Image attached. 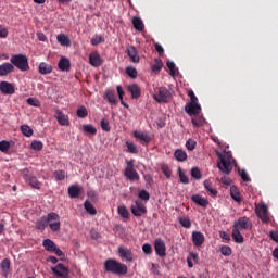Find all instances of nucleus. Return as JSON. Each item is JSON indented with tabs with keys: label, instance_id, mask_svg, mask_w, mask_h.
Returning a JSON list of instances; mask_svg holds the SVG:
<instances>
[{
	"label": "nucleus",
	"instance_id": "nucleus-51",
	"mask_svg": "<svg viewBox=\"0 0 278 278\" xmlns=\"http://www.w3.org/2000/svg\"><path fill=\"white\" fill-rule=\"evenodd\" d=\"M126 74L132 79L137 78V71L131 66L126 68Z\"/></svg>",
	"mask_w": 278,
	"mask_h": 278
},
{
	"label": "nucleus",
	"instance_id": "nucleus-54",
	"mask_svg": "<svg viewBox=\"0 0 278 278\" xmlns=\"http://www.w3.org/2000/svg\"><path fill=\"white\" fill-rule=\"evenodd\" d=\"M178 172H179L180 181L185 185H188L189 178L185 175V173L181 170V168H179Z\"/></svg>",
	"mask_w": 278,
	"mask_h": 278
},
{
	"label": "nucleus",
	"instance_id": "nucleus-36",
	"mask_svg": "<svg viewBox=\"0 0 278 278\" xmlns=\"http://www.w3.org/2000/svg\"><path fill=\"white\" fill-rule=\"evenodd\" d=\"M84 205L87 213H89L90 215H97V208H94V205H92L90 201H85Z\"/></svg>",
	"mask_w": 278,
	"mask_h": 278
},
{
	"label": "nucleus",
	"instance_id": "nucleus-31",
	"mask_svg": "<svg viewBox=\"0 0 278 278\" xmlns=\"http://www.w3.org/2000/svg\"><path fill=\"white\" fill-rule=\"evenodd\" d=\"M56 40H58L59 45H62V47H68V42H71L68 39V36L64 35V34H59L56 36Z\"/></svg>",
	"mask_w": 278,
	"mask_h": 278
},
{
	"label": "nucleus",
	"instance_id": "nucleus-28",
	"mask_svg": "<svg viewBox=\"0 0 278 278\" xmlns=\"http://www.w3.org/2000/svg\"><path fill=\"white\" fill-rule=\"evenodd\" d=\"M81 191H84V188L79 185H73L71 186V198H79V194H81Z\"/></svg>",
	"mask_w": 278,
	"mask_h": 278
},
{
	"label": "nucleus",
	"instance_id": "nucleus-45",
	"mask_svg": "<svg viewBox=\"0 0 278 278\" xmlns=\"http://www.w3.org/2000/svg\"><path fill=\"white\" fill-rule=\"evenodd\" d=\"M117 212H118V214H119L123 218H128V217H129V212H128V210L126 208V206H124V205L118 206Z\"/></svg>",
	"mask_w": 278,
	"mask_h": 278
},
{
	"label": "nucleus",
	"instance_id": "nucleus-15",
	"mask_svg": "<svg viewBox=\"0 0 278 278\" xmlns=\"http://www.w3.org/2000/svg\"><path fill=\"white\" fill-rule=\"evenodd\" d=\"M0 92H2V94H14L15 92L14 85H12V83H9V81H1Z\"/></svg>",
	"mask_w": 278,
	"mask_h": 278
},
{
	"label": "nucleus",
	"instance_id": "nucleus-8",
	"mask_svg": "<svg viewBox=\"0 0 278 278\" xmlns=\"http://www.w3.org/2000/svg\"><path fill=\"white\" fill-rule=\"evenodd\" d=\"M252 228V223L248 217H240L237 222L233 224V229L241 231Z\"/></svg>",
	"mask_w": 278,
	"mask_h": 278
},
{
	"label": "nucleus",
	"instance_id": "nucleus-49",
	"mask_svg": "<svg viewBox=\"0 0 278 278\" xmlns=\"http://www.w3.org/2000/svg\"><path fill=\"white\" fill-rule=\"evenodd\" d=\"M26 101L28 105H33V108H40V101L36 98H28Z\"/></svg>",
	"mask_w": 278,
	"mask_h": 278
},
{
	"label": "nucleus",
	"instance_id": "nucleus-56",
	"mask_svg": "<svg viewBox=\"0 0 278 278\" xmlns=\"http://www.w3.org/2000/svg\"><path fill=\"white\" fill-rule=\"evenodd\" d=\"M204 123H205V121L201 117L192 119V124H193L194 127H201V126L204 125Z\"/></svg>",
	"mask_w": 278,
	"mask_h": 278
},
{
	"label": "nucleus",
	"instance_id": "nucleus-41",
	"mask_svg": "<svg viewBox=\"0 0 278 278\" xmlns=\"http://www.w3.org/2000/svg\"><path fill=\"white\" fill-rule=\"evenodd\" d=\"M204 187L210 192L211 195L215 197L217 194V190L213 188L210 180L204 181Z\"/></svg>",
	"mask_w": 278,
	"mask_h": 278
},
{
	"label": "nucleus",
	"instance_id": "nucleus-10",
	"mask_svg": "<svg viewBox=\"0 0 278 278\" xmlns=\"http://www.w3.org/2000/svg\"><path fill=\"white\" fill-rule=\"evenodd\" d=\"M256 214L262 219L263 223L268 224L270 218L268 216V207L265 204L258 205L256 207Z\"/></svg>",
	"mask_w": 278,
	"mask_h": 278
},
{
	"label": "nucleus",
	"instance_id": "nucleus-6",
	"mask_svg": "<svg viewBox=\"0 0 278 278\" xmlns=\"http://www.w3.org/2000/svg\"><path fill=\"white\" fill-rule=\"evenodd\" d=\"M51 231L60 230V216L55 213H49L46 218Z\"/></svg>",
	"mask_w": 278,
	"mask_h": 278
},
{
	"label": "nucleus",
	"instance_id": "nucleus-1",
	"mask_svg": "<svg viewBox=\"0 0 278 278\" xmlns=\"http://www.w3.org/2000/svg\"><path fill=\"white\" fill-rule=\"evenodd\" d=\"M104 270L114 275L124 276L127 274L128 268L125 264L119 263L116 260L109 258L104 263Z\"/></svg>",
	"mask_w": 278,
	"mask_h": 278
},
{
	"label": "nucleus",
	"instance_id": "nucleus-34",
	"mask_svg": "<svg viewBox=\"0 0 278 278\" xmlns=\"http://www.w3.org/2000/svg\"><path fill=\"white\" fill-rule=\"evenodd\" d=\"M230 195H231V198L236 201V202H241L242 200H241V197H240V192H239V190H238V188L237 187H231L230 188Z\"/></svg>",
	"mask_w": 278,
	"mask_h": 278
},
{
	"label": "nucleus",
	"instance_id": "nucleus-61",
	"mask_svg": "<svg viewBox=\"0 0 278 278\" xmlns=\"http://www.w3.org/2000/svg\"><path fill=\"white\" fill-rule=\"evenodd\" d=\"M239 174L244 182L251 181L250 177L248 176V174L244 169L239 170Z\"/></svg>",
	"mask_w": 278,
	"mask_h": 278
},
{
	"label": "nucleus",
	"instance_id": "nucleus-19",
	"mask_svg": "<svg viewBox=\"0 0 278 278\" xmlns=\"http://www.w3.org/2000/svg\"><path fill=\"white\" fill-rule=\"evenodd\" d=\"M13 72L14 65L12 63H3L0 65V77H7V75Z\"/></svg>",
	"mask_w": 278,
	"mask_h": 278
},
{
	"label": "nucleus",
	"instance_id": "nucleus-2",
	"mask_svg": "<svg viewBox=\"0 0 278 278\" xmlns=\"http://www.w3.org/2000/svg\"><path fill=\"white\" fill-rule=\"evenodd\" d=\"M216 155L219 157L220 162L218 163V168L225 174H230L232 170V155L230 152L224 151L223 153L216 152Z\"/></svg>",
	"mask_w": 278,
	"mask_h": 278
},
{
	"label": "nucleus",
	"instance_id": "nucleus-64",
	"mask_svg": "<svg viewBox=\"0 0 278 278\" xmlns=\"http://www.w3.org/2000/svg\"><path fill=\"white\" fill-rule=\"evenodd\" d=\"M270 238L278 243V231H270Z\"/></svg>",
	"mask_w": 278,
	"mask_h": 278
},
{
	"label": "nucleus",
	"instance_id": "nucleus-38",
	"mask_svg": "<svg viewBox=\"0 0 278 278\" xmlns=\"http://www.w3.org/2000/svg\"><path fill=\"white\" fill-rule=\"evenodd\" d=\"M83 131L87 135L94 136L97 135V129L92 125H84L83 126Z\"/></svg>",
	"mask_w": 278,
	"mask_h": 278
},
{
	"label": "nucleus",
	"instance_id": "nucleus-44",
	"mask_svg": "<svg viewBox=\"0 0 278 278\" xmlns=\"http://www.w3.org/2000/svg\"><path fill=\"white\" fill-rule=\"evenodd\" d=\"M53 175L56 181H64V179L66 178V173H64V170H56Z\"/></svg>",
	"mask_w": 278,
	"mask_h": 278
},
{
	"label": "nucleus",
	"instance_id": "nucleus-13",
	"mask_svg": "<svg viewBox=\"0 0 278 278\" xmlns=\"http://www.w3.org/2000/svg\"><path fill=\"white\" fill-rule=\"evenodd\" d=\"M154 250L159 256H166V245L162 239L159 238L154 241Z\"/></svg>",
	"mask_w": 278,
	"mask_h": 278
},
{
	"label": "nucleus",
	"instance_id": "nucleus-58",
	"mask_svg": "<svg viewBox=\"0 0 278 278\" xmlns=\"http://www.w3.org/2000/svg\"><path fill=\"white\" fill-rule=\"evenodd\" d=\"M191 176L198 180L201 179V177H202L201 172L198 167H194L191 169Z\"/></svg>",
	"mask_w": 278,
	"mask_h": 278
},
{
	"label": "nucleus",
	"instance_id": "nucleus-25",
	"mask_svg": "<svg viewBox=\"0 0 278 278\" xmlns=\"http://www.w3.org/2000/svg\"><path fill=\"white\" fill-rule=\"evenodd\" d=\"M58 67L61 71H70L71 68V61L64 56H62L59 61Z\"/></svg>",
	"mask_w": 278,
	"mask_h": 278
},
{
	"label": "nucleus",
	"instance_id": "nucleus-16",
	"mask_svg": "<svg viewBox=\"0 0 278 278\" xmlns=\"http://www.w3.org/2000/svg\"><path fill=\"white\" fill-rule=\"evenodd\" d=\"M185 111L190 115H198L201 112V106L199 103H187L185 106Z\"/></svg>",
	"mask_w": 278,
	"mask_h": 278
},
{
	"label": "nucleus",
	"instance_id": "nucleus-5",
	"mask_svg": "<svg viewBox=\"0 0 278 278\" xmlns=\"http://www.w3.org/2000/svg\"><path fill=\"white\" fill-rule=\"evenodd\" d=\"M125 177L130 181H138L140 179L139 174L134 169V161L127 162V167L124 173Z\"/></svg>",
	"mask_w": 278,
	"mask_h": 278
},
{
	"label": "nucleus",
	"instance_id": "nucleus-33",
	"mask_svg": "<svg viewBox=\"0 0 278 278\" xmlns=\"http://www.w3.org/2000/svg\"><path fill=\"white\" fill-rule=\"evenodd\" d=\"M21 131L23 136H26V138H31V136H34V129H31V127H29L28 125H22Z\"/></svg>",
	"mask_w": 278,
	"mask_h": 278
},
{
	"label": "nucleus",
	"instance_id": "nucleus-21",
	"mask_svg": "<svg viewBox=\"0 0 278 278\" xmlns=\"http://www.w3.org/2000/svg\"><path fill=\"white\" fill-rule=\"evenodd\" d=\"M127 55L131 60L132 63L138 64L140 61V58L138 55V52L135 47L130 46L127 48Z\"/></svg>",
	"mask_w": 278,
	"mask_h": 278
},
{
	"label": "nucleus",
	"instance_id": "nucleus-39",
	"mask_svg": "<svg viewBox=\"0 0 278 278\" xmlns=\"http://www.w3.org/2000/svg\"><path fill=\"white\" fill-rule=\"evenodd\" d=\"M76 115L79 118L88 117V109L86 106H79L78 110L76 111Z\"/></svg>",
	"mask_w": 278,
	"mask_h": 278
},
{
	"label": "nucleus",
	"instance_id": "nucleus-50",
	"mask_svg": "<svg viewBox=\"0 0 278 278\" xmlns=\"http://www.w3.org/2000/svg\"><path fill=\"white\" fill-rule=\"evenodd\" d=\"M100 125H101L102 130H104L105 132H109L111 130V127H110L108 118H103L101 121Z\"/></svg>",
	"mask_w": 278,
	"mask_h": 278
},
{
	"label": "nucleus",
	"instance_id": "nucleus-35",
	"mask_svg": "<svg viewBox=\"0 0 278 278\" xmlns=\"http://www.w3.org/2000/svg\"><path fill=\"white\" fill-rule=\"evenodd\" d=\"M232 238L237 243H243L244 242V238L243 236L240 233V230L235 229L232 230Z\"/></svg>",
	"mask_w": 278,
	"mask_h": 278
},
{
	"label": "nucleus",
	"instance_id": "nucleus-11",
	"mask_svg": "<svg viewBox=\"0 0 278 278\" xmlns=\"http://www.w3.org/2000/svg\"><path fill=\"white\" fill-rule=\"evenodd\" d=\"M118 255L121 258L126 260V262H132L134 261V254L131 252V250H129L128 248L121 245L118 248Z\"/></svg>",
	"mask_w": 278,
	"mask_h": 278
},
{
	"label": "nucleus",
	"instance_id": "nucleus-26",
	"mask_svg": "<svg viewBox=\"0 0 278 278\" xmlns=\"http://www.w3.org/2000/svg\"><path fill=\"white\" fill-rule=\"evenodd\" d=\"M56 121H59L60 125H70L68 115H64L62 111H56Z\"/></svg>",
	"mask_w": 278,
	"mask_h": 278
},
{
	"label": "nucleus",
	"instance_id": "nucleus-17",
	"mask_svg": "<svg viewBox=\"0 0 278 278\" xmlns=\"http://www.w3.org/2000/svg\"><path fill=\"white\" fill-rule=\"evenodd\" d=\"M204 241H205V237L202 232H200V231H193L192 232V242L194 243V245L197 248L202 247Z\"/></svg>",
	"mask_w": 278,
	"mask_h": 278
},
{
	"label": "nucleus",
	"instance_id": "nucleus-47",
	"mask_svg": "<svg viewBox=\"0 0 278 278\" xmlns=\"http://www.w3.org/2000/svg\"><path fill=\"white\" fill-rule=\"evenodd\" d=\"M9 150H10V142L5 140L0 141V151L2 153H8Z\"/></svg>",
	"mask_w": 278,
	"mask_h": 278
},
{
	"label": "nucleus",
	"instance_id": "nucleus-27",
	"mask_svg": "<svg viewBox=\"0 0 278 278\" xmlns=\"http://www.w3.org/2000/svg\"><path fill=\"white\" fill-rule=\"evenodd\" d=\"M104 98L109 101L110 104L115 105L117 103L116 94L114 90H106Z\"/></svg>",
	"mask_w": 278,
	"mask_h": 278
},
{
	"label": "nucleus",
	"instance_id": "nucleus-29",
	"mask_svg": "<svg viewBox=\"0 0 278 278\" xmlns=\"http://www.w3.org/2000/svg\"><path fill=\"white\" fill-rule=\"evenodd\" d=\"M132 25L135 29L138 31H142L144 29V24L141 17H132Z\"/></svg>",
	"mask_w": 278,
	"mask_h": 278
},
{
	"label": "nucleus",
	"instance_id": "nucleus-23",
	"mask_svg": "<svg viewBox=\"0 0 278 278\" xmlns=\"http://www.w3.org/2000/svg\"><path fill=\"white\" fill-rule=\"evenodd\" d=\"M191 200H192L195 204H198V205H200V206H202V207H206V206L210 204V202H208L207 199L202 198V197L199 195V194L192 195Z\"/></svg>",
	"mask_w": 278,
	"mask_h": 278
},
{
	"label": "nucleus",
	"instance_id": "nucleus-42",
	"mask_svg": "<svg viewBox=\"0 0 278 278\" xmlns=\"http://www.w3.org/2000/svg\"><path fill=\"white\" fill-rule=\"evenodd\" d=\"M163 67V63L161 59H155V64L152 65L151 70L154 73H159Z\"/></svg>",
	"mask_w": 278,
	"mask_h": 278
},
{
	"label": "nucleus",
	"instance_id": "nucleus-24",
	"mask_svg": "<svg viewBox=\"0 0 278 278\" xmlns=\"http://www.w3.org/2000/svg\"><path fill=\"white\" fill-rule=\"evenodd\" d=\"M127 89H128V91L131 93V98H132V99H138V98H140V96H141V90H140V88H139L136 84L128 86Z\"/></svg>",
	"mask_w": 278,
	"mask_h": 278
},
{
	"label": "nucleus",
	"instance_id": "nucleus-46",
	"mask_svg": "<svg viewBox=\"0 0 278 278\" xmlns=\"http://www.w3.org/2000/svg\"><path fill=\"white\" fill-rule=\"evenodd\" d=\"M179 223L181 224L182 227L185 228H190L191 227V220L188 216H184L179 219Z\"/></svg>",
	"mask_w": 278,
	"mask_h": 278
},
{
	"label": "nucleus",
	"instance_id": "nucleus-30",
	"mask_svg": "<svg viewBox=\"0 0 278 278\" xmlns=\"http://www.w3.org/2000/svg\"><path fill=\"white\" fill-rule=\"evenodd\" d=\"M174 157L178 161V162H185L187 160V153L180 149L176 150L174 153Z\"/></svg>",
	"mask_w": 278,
	"mask_h": 278
},
{
	"label": "nucleus",
	"instance_id": "nucleus-52",
	"mask_svg": "<svg viewBox=\"0 0 278 278\" xmlns=\"http://www.w3.org/2000/svg\"><path fill=\"white\" fill-rule=\"evenodd\" d=\"M195 146H197V142L192 139H189L187 142H186V148L187 150L189 151H193L195 149Z\"/></svg>",
	"mask_w": 278,
	"mask_h": 278
},
{
	"label": "nucleus",
	"instance_id": "nucleus-37",
	"mask_svg": "<svg viewBox=\"0 0 278 278\" xmlns=\"http://www.w3.org/2000/svg\"><path fill=\"white\" fill-rule=\"evenodd\" d=\"M47 225H48L47 218H46V217H41V218H40L39 220H37V223H36V229H39L40 231H45Z\"/></svg>",
	"mask_w": 278,
	"mask_h": 278
},
{
	"label": "nucleus",
	"instance_id": "nucleus-9",
	"mask_svg": "<svg viewBox=\"0 0 278 278\" xmlns=\"http://www.w3.org/2000/svg\"><path fill=\"white\" fill-rule=\"evenodd\" d=\"M130 210L136 217H140L147 213V207L140 200H137L135 204L131 205Z\"/></svg>",
	"mask_w": 278,
	"mask_h": 278
},
{
	"label": "nucleus",
	"instance_id": "nucleus-40",
	"mask_svg": "<svg viewBox=\"0 0 278 278\" xmlns=\"http://www.w3.org/2000/svg\"><path fill=\"white\" fill-rule=\"evenodd\" d=\"M101 42H105V37H103V35H94V37L91 39L92 46H98Z\"/></svg>",
	"mask_w": 278,
	"mask_h": 278
},
{
	"label": "nucleus",
	"instance_id": "nucleus-22",
	"mask_svg": "<svg viewBox=\"0 0 278 278\" xmlns=\"http://www.w3.org/2000/svg\"><path fill=\"white\" fill-rule=\"evenodd\" d=\"M39 73L40 75H49L50 73H53V66L49 63L41 62L39 64Z\"/></svg>",
	"mask_w": 278,
	"mask_h": 278
},
{
	"label": "nucleus",
	"instance_id": "nucleus-20",
	"mask_svg": "<svg viewBox=\"0 0 278 278\" xmlns=\"http://www.w3.org/2000/svg\"><path fill=\"white\" fill-rule=\"evenodd\" d=\"M134 137L140 140L142 146H147L151 142L152 138L144 132L134 131Z\"/></svg>",
	"mask_w": 278,
	"mask_h": 278
},
{
	"label": "nucleus",
	"instance_id": "nucleus-62",
	"mask_svg": "<svg viewBox=\"0 0 278 278\" xmlns=\"http://www.w3.org/2000/svg\"><path fill=\"white\" fill-rule=\"evenodd\" d=\"M151 271L155 275H159V276L161 275L160 266L157 264H154V263L151 264Z\"/></svg>",
	"mask_w": 278,
	"mask_h": 278
},
{
	"label": "nucleus",
	"instance_id": "nucleus-63",
	"mask_svg": "<svg viewBox=\"0 0 278 278\" xmlns=\"http://www.w3.org/2000/svg\"><path fill=\"white\" fill-rule=\"evenodd\" d=\"M188 96L190 97V103H198V98L192 90L188 91Z\"/></svg>",
	"mask_w": 278,
	"mask_h": 278
},
{
	"label": "nucleus",
	"instance_id": "nucleus-59",
	"mask_svg": "<svg viewBox=\"0 0 278 278\" xmlns=\"http://www.w3.org/2000/svg\"><path fill=\"white\" fill-rule=\"evenodd\" d=\"M139 198L141 199V200H143V201H149V199H150V194H149V192L148 191H146V190H141L140 192H139Z\"/></svg>",
	"mask_w": 278,
	"mask_h": 278
},
{
	"label": "nucleus",
	"instance_id": "nucleus-55",
	"mask_svg": "<svg viewBox=\"0 0 278 278\" xmlns=\"http://www.w3.org/2000/svg\"><path fill=\"white\" fill-rule=\"evenodd\" d=\"M167 67L169 70V75L174 77L176 75V65L174 62H167Z\"/></svg>",
	"mask_w": 278,
	"mask_h": 278
},
{
	"label": "nucleus",
	"instance_id": "nucleus-43",
	"mask_svg": "<svg viewBox=\"0 0 278 278\" xmlns=\"http://www.w3.org/2000/svg\"><path fill=\"white\" fill-rule=\"evenodd\" d=\"M42 142L41 141H38V140H34L31 143H30V148L34 150V151H42Z\"/></svg>",
	"mask_w": 278,
	"mask_h": 278
},
{
	"label": "nucleus",
	"instance_id": "nucleus-48",
	"mask_svg": "<svg viewBox=\"0 0 278 278\" xmlns=\"http://www.w3.org/2000/svg\"><path fill=\"white\" fill-rule=\"evenodd\" d=\"M126 147H127L129 153H131V154L138 153V149L132 142L127 141Z\"/></svg>",
	"mask_w": 278,
	"mask_h": 278
},
{
	"label": "nucleus",
	"instance_id": "nucleus-14",
	"mask_svg": "<svg viewBox=\"0 0 278 278\" xmlns=\"http://www.w3.org/2000/svg\"><path fill=\"white\" fill-rule=\"evenodd\" d=\"M89 64L92 67H101L103 65V59H101V55L97 52H91L89 54Z\"/></svg>",
	"mask_w": 278,
	"mask_h": 278
},
{
	"label": "nucleus",
	"instance_id": "nucleus-53",
	"mask_svg": "<svg viewBox=\"0 0 278 278\" xmlns=\"http://www.w3.org/2000/svg\"><path fill=\"white\" fill-rule=\"evenodd\" d=\"M161 169L168 179L172 177V170L168 165H162Z\"/></svg>",
	"mask_w": 278,
	"mask_h": 278
},
{
	"label": "nucleus",
	"instance_id": "nucleus-7",
	"mask_svg": "<svg viewBox=\"0 0 278 278\" xmlns=\"http://www.w3.org/2000/svg\"><path fill=\"white\" fill-rule=\"evenodd\" d=\"M153 98L159 103H166L170 100V92L166 88L161 87L157 94H154Z\"/></svg>",
	"mask_w": 278,
	"mask_h": 278
},
{
	"label": "nucleus",
	"instance_id": "nucleus-3",
	"mask_svg": "<svg viewBox=\"0 0 278 278\" xmlns=\"http://www.w3.org/2000/svg\"><path fill=\"white\" fill-rule=\"evenodd\" d=\"M11 64L18 68V71L27 72L29 71V61L25 54H14L10 60Z\"/></svg>",
	"mask_w": 278,
	"mask_h": 278
},
{
	"label": "nucleus",
	"instance_id": "nucleus-60",
	"mask_svg": "<svg viewBox=\"0 0 278 278\" xmlns=\"http://www.w3.org/2000/svg\"><path fill=\"white\" fill-rule=\"evenodd\" d=\"M142 251L144 252V254L149 255V254L152 253L153 250H152L151 244L144 243V244L142 245Z\"/></svg>",
	"mask_w": 278,
	"mask_h": 278
},
{
	"label": "nucleus",
	"instance_id": "nucleus-32",
	"mask_svg": "<svg viewBox=\"0 0 278 278\" xmlns=\"http://www.w3.org/2000/svg\"><path fill=\"white\" fill-rule=\"evenodd\" d=\"M42 244L46 251H50V252H53L56 248L55 243L51 239H45Z\"/></svg>",
	"mask_w": 278,
	"mask_h": 278
},
{
	"label": "nucleus",
	"instance_id": "nucleus-57",
	"mask_svg": "<svg viewBox=\"0 0 278 278\" xmlns=\"http://www.w3.org/2000/svg\"><path fill=\"white\" fill-rule=\"evenodd\" d=\"M220 252H222V254L225 255V256H229V255H231V253H232L231 248L228 247V245L222 247Z\"/></svg>",
	"mask_w": 278,
	"mask_h": 278
},
{
	"label": "nucleus",
	"instance_id": "nucleus-4",
	"mask_svg": "<svg viewBox=\"0 0 278 278\" xmlns=\"http://www.w3.org/2000/svg\"><path fill=\"white\" fill-rule=\"evenodd\" d=\"M22 173L26 184L30 185L35 190H40V181L29 173V169H23Z\"/></svg>",
	"mask_w": 278,
	"mask_h": 278
},
{
	"label": "nucleus",
	"instance_id": "nucleus-18",
	"mask_svg": "<svg viewBox=\"0 0 278 278\" xmlns=\"http://www.w3.org/2000/svg\"><path fill=\"white\" fill-rule=\"evenodd\" d=\"M1 275L8 277L12 274V267H10V261L8 258L2 260L0 263Z\"/></svg>",
	"mask_w": 278,
	"mask_h": 278
},
{
	"label": "nucleus",
	"instance_id": "nucleus-12",
	"mask_svg": "<svg viewBox=\"0 0 278 278\" xmlns=\"http://www.w3.org/2000/svg\"><path fill=\"white\" fill-rule=\"evenodd\" d=\"M51 270L54 273V275H56V277H68V267L64 266L63 264H58L56 266L51 267Z\"/></svg>",
	"mask_w": 278,
	"mask_h": 278
}]
</instances>
